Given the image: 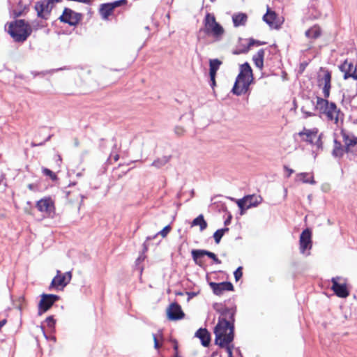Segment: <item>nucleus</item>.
<instances>
[{
    "mask_svg": "<svg viewBox=\"0 0 357 357\" xmlns=\"http://www.w3.org/2000/svg\"><path fill=\"white\" fill-rule=\"evenodd\" d=\"M214 309L220 314L218 322L214 328L215 342H220V337L227 335V338L224 342H233L234 338V321L236 308H229L223 306L222 304H215Z\"/></svg>",
    "mask_w": 357,
    "mask_h": 357,
    "instance_id": "f03ea898",
    "label": "nucleus"
},
{
    "mask_svg": "<svg viewBox=\"0 0 357 357\" xmlns=\"http://www.w3.org/2000/svg\"><path fill=\"white\" fill-rule=\"evenodd\" d=\"M311 248V230L307 228L301 233L300 236V252L304 255H310Z\"/></svg>",
    "mask_w": 357,
    "mask_h": 357,
    "instance_id": "1a4fd4ad",
    "label": "nucleus"
},
{
    "mask_svg": "<svg viewBox=\"0 0 357 357\" xmlns=\"http://www.w3.org/2000/svg\"><path fill=\"white\" fill-rule=\"evenodd\" d=\"M252 70L248 62L240 66V72L238 75L234 86L232 93L236 96H241L245 93L250 85L253 81Z\"/></svg>",
    "mask_w": 357,
    "mask_h": 357,
    "instance_id": "7ed1b4c3",
    "label": "nucleus"
},
{
    "mask_svg": "<svg viewBox=\"0 0 357 357\" xmlns=\"http://www.w3.org/2000/svg\"><path fill=\"white\" fill-rule=\"evenodd\" d=\"M171 156H162V158L155 159L151 164V166L158 169L165 166L170 160Z\"/></svg>",
    "mask_w": 357,
    "mask_h": 357,
    "instance_id": "cd10ccee",
    "label": "nucleus"
},
{
    "mask_svg": "<svg viewBox=\"0 0 357 357\" xmlns=\"http://www.w3.org/2000/svg\"><path fill=\"white\" fill-rule=\"evenodd\" d=\"M209 76H210V85L213 89L215 87V86L216 85V83H215L216 75H209Z\"/></svg>",
    "mask_w": 357,
    "mask_h": 357,
    "instance_id": "c03bdc74",
    "label": "nucleus"
},
{
    "mask_svg": "<svg viewBox=\"0 0 357 357\" xmlns=\"http://www.w3.org/2000/svg\"><path fill=\"white\" fill-rule=\"evenodd\" d=\"M36 208L47 216H52L54 214V205L50 198L41 199L36 203Z\"/></svg>",
    "mask_w": 357,
    "mask_h": 357,
    "instance_id": "9b49d317",
    "label": "nucleus"
},
{
    "mask_svg": "<svg viewBox=\"0 0 357 357\" xmlns=\"http://www.w3.org/2000/svg\"><path fill=\"white\" fill-rule=\"evenodd\" d=\"M217 354V352H213L212 356H215Z\"/></svg>",
    "mask_w": 357,
    "mask_h": 357,
    "instance_id": "338daca9",
    "label": "nucleus"
},
{
    "mask_svg": "<svg viewBox=\"0 0 357 357\" xmlns=\"http://www.w3.org/2000/svg\"><path fill=\"white\" fill-rule=\"evenodd\" d=\"M213 292L218 296L222 295L225 291H233L234 286L230 282H222L216 283L211 282L209 283Z\"/></svg>",
    "mask_w": 357,
    "mask_h": 357,
    "instance_id": "4468645a",
    "label": "nucleus"
},
{
    "mask_svg": "<svg viewBox=\"0 0 357 357\" xmlns=\"http://www.w3.org/2000/svg\"><path fill=\"white\" fill-rule=\"evenodd\" d=\"M306 116H310L312 115L311 112H305Z\"/></svg>",
    "mask_w": 357,
    "mask_h": 357,
    "instance_id": "e2e57ef3",
    "label": "nucleus"
},
{
    "mask_svg": "<svg viewBox=\"0 0 357 357\" xmlns=\"http://www.w3.org/2000/svg\"><path fill=\"white\" fill-rule=\"evenodd\" d=\"M195 337L200 339L204 347H208L211 342V335L206 328H199L195 333Z\"/></svg>",
    "mask_w": 357,
    "mask_h": 357,
    "instance_id": "6ab92c4d",
    "label": "nucleus"
},
{
    "mask_svg": "<svg viewBox=\"0 0 357 357\" xmlns=\"http://www.w3.org/2000/svg\"><path fill=\"white\" fill-rule=\"evenodd\" d=\"M170 225H167L165 227L160 231H159L158 234H160L162 237H165L167 235V234L170 231Z\"/></svg>",
    "mask_w": 357,
    "mask_h": 357,
    "instance_id": "58836bf2",
    "label": "nucleus"
},
{
    "mask_svg": "<svg viewBox=\"0 0 357 357\" xmlns=\"http://www.w3.org/2000/svg\"><path fill=\"white\" fill-rule=\"evenodd\" d=\"M45 322L49 328H54L55 325V319L52 316H50L46 318Z\"/></svg>",
    "mask_w": 357,
    "mask_h": 357,
    "instance_id": "e433bc0d",
    "label": "nucleus"
},
{
    "mask_svg": "<svg viewBox=\"0 0 357 357\" xmlns=\"http://www.w3.org/2000/svg\"><path fill=\"white\" fill-rule=\"evenodd\" d=\"M322 15V11L321 10H317V8H315V5L314 4V19L321 17Z\"/></svg>",
    "mask_w": 357,
    "mask_h": 357,
    "instance_id": "79ce46f5",
    "label": "nucleus"
},
{
    "mask_svg": "<svg viewBox=\"0 0 357 357\" xmlns=\"http://www.w3.org/2000/svg\"><path fill=\"white\" fill-rule=\"evenodd\" d=\"M127 2V0H118L109 3L111 5V6H112V8L114 9L117 7L126 5Z\"/></svg>",
    "mask_w": 357,
    "mask_h": 357,
    "instance_id": "c9c22d12",
    "label": "nucleus"
},
{
    "mask_svg": "<svg viewBox=\"0 0 357 357\" xmlns=\"http://www.w3.org/2000/svg\"><path fill=\"white\" fill-rule=\"evenodd\" d=\"M155 236H156V235H155V236H154L153 237L148 236V237L146 238V241H145V242H144V246H146V242H147V241H151V239H153V238H155Z\"/></svg>",
    "mask_w": 357,
    "mask_h": 357,
    "instance_id": "5fc2aeb1",
    "label": "nucleus"
},
{
    "mask_svg": "<svg viewBox=\"0 0 357 357\" xmlns=\"http://www.w3.org/2000/svg\"><path fill=\"white\" fill-rule=\"evenodd\" d=\"M141 257H138L137 259L136 260V263L138 264L141 261Z\"/></svg>",
    "mask_w": 357,
    "mask_h": 357,
    "instance_id": "680f3d73",
    "label": "nucleus"
},
{
    "mask_svg": "<svg viewBox=\"0 0 357 357\" xmlns=\"http://www.w3.org/2000/svg\"><path fill=\"white\" fill-rule=\"evenodd\" d=\"M338 278H333L331 280L332 287L331 289L335 294L340 298H346L349 296V293L345 283H339Z\"/></svg>",
    "mask_w": 357,
    "mask_h": 357,
    "instance_id": "ddd939ff",
    "label": "nucleus"
},
{
    "mask_svg": "<svg viewBox=\"0 0 357 357\" xmlns=\"http://www.w3.org/2000/svg\"><path fill=\"white\" fill-rule=\"evenodd\" d=\"M229 231V228L225 227L222 229H218L214 234H213V238L215 240V242L218 244L225 234V232Z\"/></svg>",
    "mask_w": 357,
    "mask_h": 357,
    "instance_id": "7c9ffc66",
    "label": "nucleus"
},
{
    "mask_svg": "<svg viewBox=\"0 0 357 357\" xmlns=\"http://www.w3.org/2000/svg\"><path fill=\"white\" fill-rule=\"evenodd\" d=\"M323 135H324L322 133L320 134L319 137H318V139H317V142H316V143H315V144L317 146V148L318 149H321V150L322 149V145H323V142H322V140H321V139L323 137Z\"/></svg>",
    "mask_w": 357,
    "mask_h": 357,
    "instance_id": "a19ab883",
    "label": "nucleus"
},
{
    "mask_svg": "<svg viewBox=\"0 0 357 357\" xmlns=\"http://www.w3.org/2000/svg\"><path fill=\"white\" fill-rule=\"evenodd\" d=\"M265 44H266L265 42H261L260 40H255L253 38H250L248 47L250 48L251 47H252L254 45L259 46V45H263Z\"/></svg>",
    "mask_w": 357,
    "mask_h": 357,
    "instance_id": "f704fd0d",
    "label": "nucleus"
},
{
    "mask_svg": "<svg viewBox=\"0 0 357 357\" xmlns=\"http://www.w3.org/2000/svg\"><path fill=\"white\" fill-rule=\"evenodd\" d=\"M340 69L342 73H344V78L345 79L349 77L357 79V75L356 73V69L351 62H349L347 60H346L342 64L340 65Z\"/></svg>",
    "mask_w": 357,
    "mask_h": 357,
    "instance_id": "dca6fc26",
    "label": "nucleus"
},
{
    "mask_svg": "<svg viewBox=\"0 0 357 357\" xmlns=\"http://www.w3.org/2000/svg\"><path fill=\"white\" fill-rule=\"evenodd\" d=\"M59 300V296L57 295L43 294L38 304V314L41 315L43 312L47 311Z\"/></svg>",
    "mask_w": 357,
    "mask_h": 357,
    "instance_id": "9d476101",
    "label": "nucleus"
},
{
    "mask_svg": "<svg viewBox=\"0 0 357 357\" xmlns=\"http://www.w3.org/2000/svg\"><path fill=\"white\" fill-rule=\"evenodd\" d=\"M173 343H174V346H173V348H174V350L175 351H178V342L176 340H172Z\"/></svg>",
    "mask_w": 357,
    "mask_h": 357,
    "instance_id": "de8ad7c7",
    "label": "nucleus"
},
{
    "mask_svg": "<svg viewBox=\"0 0 357 357\" xmlns=\"http://www.w3.org/2000/svg\"><path fill=\"white\" fill-rule=\"evenodd\" d=\"M74 145L75 146H78L79 145V140L77 139H75L74 140Z\"/></svg>",
    "mask_w": 357,
    "mask_h": 357,
    "instance_id": "6e6d98bb",
    "label": "nucleus"
},
{
    "mask_svg": "<svg viewBox=\"0 0 357 357\" xmlns=\"http://www.w3.org/2000/svg\"><path fill=\"white\" fill-rule=\"evenodd\" d=\"M167 315L171 320L181 319L184 317V313L181 306L176 303H172L167 309Z\"/></svg>",
    "mask_w": 357,
    "mask_h": 357,
    "instance_id": "f3484780",
    "label": "nucleus"
},
{
    "mask_svg": "<svg viewBox=\"0 0 357 357\" xmlns=\"http://www.w3.org/2000/svg\"><path fill=\"white\" fill-rule=\"evenodd\" d=\"M284 169L288 172L287 174V177L289 178L294 173V170L289 168L287 166H284Z\"/></svg>",
    "mask_w": 357,
    "mask_h": 357,
    "instance_id": "49530a36",
    "label": "nucleus"
},
{
    "mask_svg": "<svg viewBox=\"0 0 357 357\" xmlns=\"http://www.w3.org/2000/svg\"><path fill=\"white\" fill-rule=\"evenodd\" d=\"M60 1H61V0H52V6H54V3L55 2H60Z\"/></svg>",
    "mask_w": 357,
    "mask_h": 357,
    "instance_id": "bf43d9fd",
    "label": "nucleus"
},
{
    "mask_svg": "<svg viewBox=\"0 0 357 357\" xmlns=\"http://www.w3.org/2000/svg\"><path fill=\"white\" fill-rule=\"evenodd\" d=\"M222 61L218 59H213L209 60V75H216L217 71L222 65Z\"/></svg>",
    "mask_w": 357,
    "mask_h": 357,
    "instance_id": "393cba45",
    "label": "nucleus"
},
{
    "mask_svg": "<svg viewBox=\"0 0 357 357\" xmlns=\"http://www.w3.org/2000/svg\"><path fill=\"white\" fill-rule=\"evenodd\" d=\"M206 33H211L216 39L220 40L225 33L223 27L216 22L213 15L207 13L204 19Z\"/></svg>",
    "mask_w": 357,
    "mask_h": 357,
    "instance_id": "39448f33",
    "label": "nucleus"
},
{
    "mask_svg": "<svg viewBox=\"0 0 357 357\" xmlns=\"http://www.w3.org/2000/svg\"><path fill=\"white\" fill-rule=\"evenodd\" d=\"M261 201L262 198L261 196L250 195L245 196L242 199H237L236 202L241 209V214L243 215L245 210L258 206Z\"/></svg>",
    "mask_w": 357,
    "mask_h": 357,
    "instance_id": "423d86ee",
    "label": "nucleus"
},
{
    "mask_svg": "<svg viewBox=\"0 0 357 357\" xmlns=\"http://www.w3.org/2000/svg\"><path fill=\"white\" fill-rule=\"evenodd\" d=\"M204 252V250H192L191 251V255H192L193 261H195V263L197 265H198L199 266H202L203 265L202 259L204 256H206Z\"/></svg>",
    "mask_w": 357,
    "mask_h": 357,
    "instance_id": "5701e85b",
    "label": "nucleus"
},
{
    "mask_svg": "<svg viewBox=\"0 0 357 357\" xmlns=\"http://www.w3.org/2000/svg\"><path fill=\"white\" fill-rule=\"evenodd\" d=\"M298 135L302 140L312 143V131L311 130L304 128L303 131L300 132Z\"/></svg>",
    "mask_w": 357,
    "mask_h": 357,
    "instance_id": "c85d7f7f",
    "label": "nucleus"
},
{
    "mask_svg": "<svg viewBox=\"0 0 357 357\" xmlns=\"http://www.w3.org/2000/svg\"><path fill=\"white\" fill-rule=\"evenodd\" d=\"M191 226H199L200 231H202L207 228L208 225L206 220H204V215L202 214H200L192 220Z\"/></svg>",
    "mask_w": 357,
    "mask_h": 357,
    "instance_id": "b1692460",
    "label": "nucleus"
},
{
    "mask_svg": "<svg viewBox=\"0 0 357 357\" xmlns=\"http://www.w3.org/2000/svg\"><path fill=\"white\" fill-rule=\"evenodd\" d=\"M296 181H301L304 183H312V176L308 175L306 173H300L296 175Z\"/></svg>",
    "mask_w": 357,
    "mask_h": 357,
    "instance_id": "c756f323",
    "label": "nucleus"
},
{
    "mask_svg": "<svg viewBox=\"0 0 357 357\" xmlns=\"http://www.w3.org/2000/svg\"><path fill=\"white\" fill-rule=\"evenodd\" d=\"M71 278V272L68 271L61 275V271H57V274L52 280L50 289L52 287H58L59 286H66L70 282Z\"/></svg>",
    "mask_w": 357,
    "mask_h": 357,
    "instance_id": "f8f14e48",
    "label": "nucleus"
},
{
    "mask_svg": "<svg viewBox=\"0 0 357 357\" xmlns=\"http://www.w3.org/2000/svg\"><path fill=\"white\" fill-rule=\"evenodd\" d=\"M312 28H310L308 29L306 31H305V36L307 37V38H310V35L312 32Z\"/></svg>",
    "mask_w": 357,
    "mask_h": 357,
    "instance_id": "3c124183",
    "label": "nucleus"
},
{
    "mask_svg": "<svg viewBox=\"0 0 357 357\" xmlns=\"http://www.w3.org/2000/svg\"><path fill=\"white\" fill-rule=\"evenodd\" d=\"M176 294H177V295H181V296L183 295V294L182 292H178V293H177Z\"/></svg>",
    "mask_w": 357,
    "mask_h": 357,
    "instance_id": "69168bd1",
    "label": "nucleus"
},
{
    "mask_svg": "<svg viewBox=\"0 0 357 357\" xmlns=\"http://www.w3.org/2000/svg\"><path fill=\"white\" fill-rule=\"evenodd\" d=\"M57 158H58V160L59 162H61V157L59 155H57Z\"/></svg>",
    "mask_w": 357,
    "mask_h": 357,
    "instance_id": "0e129e2a",
    "label": "nucleus"
},
{
    "mask_svg": "<svg viewBox=\"0 0 357 357\" xmlns=\"http://www.w3.org/2000/svg\"><path fill=\"white\" fill-rule=\"evenodd\" d=\"M204 253L206 256L212 259L215 263L221 264V261L217 257V256L213 252L204 250Z\"/></svg>",
    "mask_w": 357,
    "mask_h": 357,
    "instance_id": "473e14b6",
    "label": "nucleus"
},
{
    "mask_svg": "<svg viewBox=\"0 0 357 357\" xmlns=\"http://www.w3.org/2000/svg\"><path fill=\"white\" fill-rule=\"evenodd\" d=\"M59 19L62 22L68 24L70 26H75L81 20L82 15L68 8H66Z\"/></svg>",
    "mask_w": 357,
    "mask_h": 357,
    "instance_id": "6e6552de",
    "label": "nucleus"
},
{
    "mask_svg": "<svg viewBox=\"0 0 357 357\" xmlns=\"http://www.w3.org/2000/svg\"><path fill=\"white\" fill-rule=\"evenodd\" d=\"M265 51L264 49H260L256 54L252 57V61L257 68L262 70L264 67V57Z\"/></svg>",
    "mask_w": 357,
    "mask_h": 357,
    "instance_id": "aec40b11",
    "label": "nucleus"
},
{
    "mask_svg": "<svg viewBox=\"0 0 357 357\" xmlns=\"http://www.w3.org/2000/svg\"><path fill=\"white\" fill-rule=\"evenodd\" d=\"M310 197H311V195H308V199H310Z\"/></svg>",
    "mask_w": 357,
    "mask_h": 357,
    "instance_id": "774afa93",
    "label": "nucleus"
},
{
    "mask_svg": "<svg viewBox=\"0 0 357 357\" xmlns=\"http://www.w3.org/2000/svg\"><path fill=\"white\" fill-rule=\"evenodd\" d=\"M175 132H176V134L178 135H181L183 132V130L182 128H179V127H177L175 129Z\"/></svg>",
    "mask_w": 357,
    "mask_h": 357,
    "instance_id": "8fccbe9b",
    "label": "nucleus"
},
{
    "mask_svg": "<svg viewBox=\"0 0 357 357\" xmlns=\"http://www.w3.org/2000/svg\"><path fill=\"white\" fill-rule=\"evenodd\" d=\"M186 294H188V300L189 301L190 298H192V297L197 296V293L195 292H186Z\"/></svg>",
    "mask_w": 357,
    "mask_h": 357,
    "instance_id": "09e8293b",
    "label": "nucleus"
},
{
    "mask_svg": "<svg viewBox=\"0 0 357 357\" xmlns=\"http://www.w3.org/2000/svg\"><path fill=\"white\" fill-rule=\"evenodd\" d=\"M8 32L15 42L23 43L31 35L32 28L25 20H17L10 24Z\"/></svg>",
    "mask_w": 357,
    "mask_h": 357,
    "instance_id": "20e7f679",
    "label": "nucleus"
},
{
    "mask_svg": "<svg viewBox=\"0 0 357 357\" xmlns=\"http://www.w3.org/2000/svg\"><path fill=\"white\" fill-rule=\"evenodd\" d=\"M28 188H29V189L32 190V189L33 188V184H29V185H28Z\"/></svg>",
    "mask_w": 357,
    "mask_h": 357,
    "instance_id": "052dcab7",
    "label": "nucleus"
},
{
    "mask_svg": "<svg viewBox=\"0 0 357 357\" xmlns=\"http://www.w3.org/2000/svg\"><path fill=\"white\" fill-rule=\"evenodd\" d=\"M153 339L154 342V348L158 349L160 347V344L158 343V338L155 334H153Z\"/></svg>",
    "mask_w": 357,
    "mask_h": 357,
    "instance_id": "a18cd8bd",
    "label": "nucleus"
},
{
    "mask_svg": "<svg viewBox=\"0 0 357 357\" xmlns=\"http://www.w3.org/2000/svg\"><path fill=\"white\" fill-rule=\"evenodd\" d=\"M263 20L271 28L278 29L279 27L277 14L275 11L271 10L269 8H268L266 13L263 16Z\"/></svg>",
    "mask_w": 357,
    "mask_h": 357,
    "instance_id": "a211bd4d",
    "label": "nucleus"
},
{
    "mask_svg": "<svg viewBox=\"0 0 357 357\" xmlns=\"http://www.w3.org/2000/svg\"><path fill=\"white\" fill-rule=\"evenodd\" d=\"M234 278H235V280L236 281L239 280L240 278L242 277L243 275V272H242V267H238L234 273Z\"/></svg>",
    "mask_w": 357,
    "mask_h": 357,
    "instance_id": "4c0bfd02",
    "label": "nucleus"
},
{
    "mask_svg": "<svg viewBox=\"0 0 357 357\" xmlns=\"http://www.w3.org/2000/svg\"><path fill=\"white\" fill-rule=\"evenodd\" d=\"M321 35V29L317 25H314V39L319 37Z\"/></svg>",
    "mask_w": 357,
    "mask_h": 357,
    "instance_id": "ea45409f",
    "label": "nucleus"
},
{
    "mask_svg": "<svg viewBox=\"0 0 357 357\" xmlns=\"http://www.w3.org/2000/svg\"><path fill=\"white\" fill-rule=\"evenodd\" d=\"M50 138H51V135H49V136L47 137V139H46L44 142H40V143H38V144H36V143H35V142H31V146L32 147H35V146H43V144H45V143L46 142L49 141V140L50 139Z\"/></svg>",
    "mask_w": 357,
    "mask_h": 357,
    "instance_id": "37998d69",
    "label": "nucleus"
},
{
    "mask_svg": "<svg viewBox=\"0 0 357 357\" xmlns=\"http://www.w3.org/2000/svg\"><path fill=\"white\" fill-rule=\"evenodd\" d=\"M226 338H227V335L220 337V342H221L222 343V344L220 345L219 342H215V344L218 345L221 348H225L227 353L228 354V357L233 356L232 350L234 349V345L231 344V343L232 342H224L223 340H225Z\"/></svg>",
    "mask_w": 357,
    "mask_h": 357,
    "instance_id": "4be33fe9",
    "label": "nucleus"
},
{
    "mask_svg": "<svg viewBox=\"0 0 357 357\" xmlns=\"http://www.w3.org/2000/svg\"><path fill=\"white\" fill-rule=\"evenodd\" d=\"M204 253L206 256L212 259L215 263L221 264V261L217 257V256L213 252L204 250Z\"/></svg>",
    "mask_w": 357,
    "mask_h": 357,
    "instance_id": "72a5a7b5",
    "label": "nucleus"
},
{
    "mask_svg": "<svg viewBox=\"0 0 357 357\" xmlns=\"http://www.w3.org/2000/svg\"><path fill=\"white\" fill-rule=\"evenodd\" d=\"M42 172L45 176H50L52 181H56L57 179V176L52 170L47 168H43Z\"/></svg>",
    "mask_w": 357,
    "mask_h": 357,
    "instance_id": "2f4dec72",
    "label": "nucleus"
},
{
    "mask_svg": "<svg viewBox=\"0 0 357 357\" xmlns=\"http://www.w3.org/2000/svg\"><path fill=\"white\" fill-rule=\"evenodd\" d=\"M89 153V151H83L82 153V157H84L85 155L88 154Z\"/></svg>",
    "mask_w": 357,
    "mask_h": 357,
    "instance_id": "4d7b16f0",
    "label": "nucleus"
},
{
    "mask_svg": "<svg viewBox=\"0 0 357 357\" xmlns=\"http://www.w3.org/2000/svg\"><path fill=\"white\" fill-rule=\"evenodd\" d=\"M231 219V216L229 215V218L225 221V225H227L230 224Z\"/></svg>",
    "mask_w": 357,
    "mask_h": 357,
    "instance_id": "864d4df0",
    "label": "nucleus"
},
{
    "mask_svg": "<svg viewBox=\"0 0 357 357\" xmlns=\"http://www.w3.org/2000/svg\"><path fill=\"white\" fill-rule=\"evenodd\" d=\"M35 10L38 17L47 20L53 8L52 0H42L35 4Z\"/></svg>",
    "mask_w": 357,
    "mask_h": 357,
    "instance_id": "0eeeda50",
    "label": "nucleus"
},
{
    "mask_svg": "<svg viewBox=\"0 0 357 357\" xmlns=\"http://www.w3.org/2000/svg\"><path fill=\"white\" fill-rule=\"evenodd\" d=\"M247 20H248L247 15L245 13H243L234 14L232 16V20H233L234 26L235 27L245 25L247 22Z\"/></svg>",
    "mask_w": 357,
    "mask_h": 357,
    "instance_id": "412c9836",
    "label": "nucleus"
},
{
    "mask_svg": "<svg viewBox=\"0 0 357 357\" xmlns=\"http://www.w3.org/2000/svg\"><path fill=\"white\" fill-rule=\"evenodd\" d=\"M173 357H180L179 354H178V351H175V354Z\"/></svg>",
    "mask_w": 357,
    "mask_h": 357,
    "instance_id": "13d9d810",
    "label": "nucleus"
},
{
    "mask_svg": "<svg viewBox=\"0 0 357 357\" xmlns=\"http://www.w3.org/2000/svg\"><path fill=\"white\" fill-rule=\"evenodd\" d=\"M345 152V148L344 149L341 143L337 139L334 140V148L332 154L335 158H341Z\"/></svg>",
    "mask_w": 357,
    "mask_h": 357,
    "instance_id": "a878e982",
    "label": "nucleus"
},
{
    "mask_svg": "<svg viewBox=\"0 0 357 357\" xmlns=\"http://www.w3.org/2000/svg\"><path fill=\"white\" fill-rule=\"evenodd\" d=\"M317 82L318 88L322 90L323 98L317 96L315 110L318 112L321 118L325 117L328 121L338 122L337 109L335 102H329L327 98L330 96L331 89V73L324 68H321L317 73Z\"/></svg>",
    "mask_w": 357,
    "mask_h": 357,
    "instance_id": "f257e3e1",
    "label": "nucleus"
},
{
    "mask_svg": "<svg viewBox=\"0 0 357 357\" xmlns=\"http://www.w3.org/2000/svg\"><path fill=\"white\" fill-rule=\"evenodd\" d=\"M112 156H113L114 161H117L119 158V155L117 153L113 155V153H112L110 157Z\"/></svg>",
    "mask_w": 357,
    "mask_h": 357,
    "instance_id": "603ef678",
    "label": "nucleus"
},
{
    "mask_svg": "<svg viewBox=\"0 0 357 357\" xmlns=\"http://www.w3.org/2000/svg\"><path fill=\"white\" fill-rule=\"evenodd\" d=\"M343 141L345 145V152L351 153L354 155H357V137H349L347 134H343Z\"/></svg>",
    "mask_w": 357,
    "mask_h": 357,
    "instance_id": "2eb2a0df",
    "label": "nucleus"
},
{
    "mask_svg": "<svg viewBox=\"0 0 357 357\" xmlns=\"http://www.w3.org/2000/svg\"><path fill=\"white\" fill-rule=\"evenodd\" d=\"M112 6L108 3H103L101 5L100 13L103 19H107V17L112 14L113 11Z\"/></svg>",
    "mask_w": 357,
    "mask_h": 357,
    "instance_id": "bb28decb",
    "label": "nucleus"
}]
</instances>
